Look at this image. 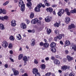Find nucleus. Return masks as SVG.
I'll return each mask as SVG.
<instances>
[{
	"instance_id": "obj_1",
	"label": "nucleus",
	"mask_w": 76,
	"mask_h": 76,
	"mask_svg": "<svg viewBox=\"0 0 76 76\" xmlns=\"http://www.w3.org/2000/svg\"><path fill=\"white\" fill-rule=\"evenodd\" d=\"M19 6L20 7V10L22 12H23L25 10V4L23 3V1L22 0H20L19 1Z\"/></svg>"
},
{
	"instance_id": "obj_2",
	"label": "nucleus",
	"mask_w": 76,
	"mask_h": 76,
	"mask_svg": "<svg viewBox=\"0 0 76 76\" xmlns=\"http://www.w3.org/2000/svg\"><path fill=\"white\" fill-rule=\"evenodd\" d=\"M64 12V9H60L59 12L58 13V16H61V15L63 14Z\"/></svg>"
},
{
	"instance_id": "obj_3",
	"label": "nucleus",
	"mask_w": 76,
	"mask_h": 76,
	"mask_svg": "<svg viewBox=\"0 0 76 76\" xmlns=\"http://www.w3.org/2000/svg\"><path fill=\"white\" fill-rule=\"evenodd\" d=\"M20 26L21 28L23 29H25L26 28V25L24 23H21L20 24Z\"/></svg>"
},
{
	"instance_id": "obj_4",
	"label": "nucleus",
	"mask_w": 76,
	"mask_h": 76,
	"mask_svg": "<svg viewBox=\"0 0 76 76\" xmlns=\"http://www.w3.org/2000/svg\"><path fill=\"white\" fill-rule=\"evenodd\" d=\"M49 47V44L48 43H44L43 47L42 48V50H44L46 48H48Z\"/></svg>"
},
{
	"instance_id": "obj_5",
	"label": "nucleus",
	"mask_w": 76,
	"mask_h": 76,
	"mask_svg": "<svg viewBox=\"0 0 76 76\" xmlns=\"http://www.w3.org/2000/svg\"><path fill=\"white\" fill-rule=\"evenodd\" d=\"M11 25L12 26H16V21L15 20H12L11 21Z\"/></svg>"
},
{
	"instance_id": "obj_6",
	"label": "nucleus",
	"mask_w": 76,
	"mask_h": 76,
	"mask_svg": "<svg viewBox=\"0 0 76 76\" xmlns=\"http://www.w3.org/2000/svg\"><path fill=\"white\" fill-rule=\"evenodd\" d=\"M51 19V17L48 16L45 18V21L46 22H50Z\"/></svg>"
},
{
	"instance_id": "obj_7",
	"label": "nucleus",
	"mask_w": 76,
	"mask_h": 76,
	"mask_svg": "<svg viewBox=\"0 0 76 76\" xmlns=\"http://www.w3.org/2000/svg\"><path fill=\"white\" fill-rule=\"evenodd\" d=\"M8 45V43H7V42L6 41H4L3 42L2 46H3L4 47L6 48V47H7Z\"/></svg>"
},
{
	"instance_id": "obj_8",
	"label": "nucleus",
	"mask_w": 76,
	"mask_h": 76,
	"mask_svg": "<svg viewBox=\"0 0 76 76\" xmlns=\"http://www.w3.org/2000/svg\"><path fill=\"white\" fill-rule=\"evenodd\" d=\"M33 74H34L36 75V74H37L38 73V70L36 68H34L33 69Z\"/></svg>"
},
{
	"instance_id": "obj_9",
	"label": "nucleus",
	"mask_w": 76,
	"mask_h": 76,
	"mask_svg": "<svg viewBox=\"0 0 76 76\" xmlns=\"http://www.w3.org/2000/svg\"><path fill=\"white\" fill-rule=\"evenodd\" d=\"M70 48H72V50H74L75 51H76V45L72 44Z\"/></svg>"
},
{
	"instance_id": "obj_10",
	"label": "nucleus",
	"mask_w": 76,
	"mask_h": 76,
	"mask_svg": "<svg viewBox=\"0 0 76 76\" xmlns=\"http://www.w3.org/2000/svg\"><path fill=\"white\" fill-rule=\"evenodd\" d=\"M75 28V26L73 24H71L70 25H69V30L71 29L72 28Z\"/></svg>"
},
{
	"instance_id": "obj_11",
	"label": "nucleus",
	"mask_w": 76,
	"mask_h": 76,
	"mask_svg": "<svg viewBox=\"0 0 76 76\" xmlns=\"http://www.w3.org/2000/svg\"><path fill=\"white\" fill-rule=\"evenodd\" d=\"M23 60L24 61V63H26V61L28 60V58L26 56H24L23 57Z\"/></svg>"
},
{
	"instance_id": "obj_12",
	"label": "nucleus",
	"mask_w": 76,
	"mask_h": 76,
	"mask_svg": "<svg viewBox=\"0 0 76 76\" xmlns=\"http://www.w3.org/2000/svg\"><path fill=\"white\" fill-rule=\"evenodd\" d=\"M37 18H35L34 19L32 20L31 21V23L32 24H35L36 23H37Z\"/></svg>"
},
{
	"instance_id": "obj_13",
	"label": "nucleus",
	"mask_w": 76,
	"mask_h": 76,
	"mask_svg": "<svg viewBox=\"0 0 76 76\" xmlns=\"http://www.w3.org/2000/svg\"><path fill=\"white\" fill-rule=\"evenodd\" d=\"M60 63V61L57 59L54 60V64H56V65H58Z\"/></svg>"
},
{
	"instance_id": "obj_14",
	"label": "nucleus",
	"mask_w": 76,
	"mask_h": 76,
	"mask_svg": "<svg viewBox=\"0 0 76 76\" xmlns=\"http://www.w3.org/2000/svg\"><path fill=\"white\" fill-rule=\"evenodd\" d=\"M31 6H32V3L28 2L27 4V7H29V9H31Z\"/></svg>"
},
{
	"instance_id": "obj_15",
	"label": "nucleus",
	"mask_w": 76,
	"mask_h": 76,
	"mask_svg": "<svg viewBox=\"0 0 76 76\" xmlns=\"http://www.w3.org/2000/svg\"><path fill=\"white\" fill-rule=\"evenodd\" d=\"M31 6H32V3L28 2L27 4V7H29V9H31Z\"/></svg>"
},
{
	"instance_id": "obj_16",
	"label": "nucleus",
	"mask_w": 76,
	"mask_h": 76,
	"mask_svg": "<svg viewBox=\"0 0 76 76\" xmlns=\"http://www.w3.org/2000/svg\"><path fill=\"white\" fill-rule=\"evenodd\" d=\"M17 39V40H20L22 39V37H21V35L19 34H18L16 36Z\"/></svg>"
},
{
	"instance_id": "obj_17",
	"label": "nucleus",
	"mask_w": 76,
	"mask_h": 76,
	"mask_svg": "<svg viewBox=\"0 0 76 76\" xmlns=\"http://www.w3.org/2000/svg\"><path fill=\"white\" fill-rule=\"evenodd\" d=\"M53 8L51 7L48 8L46 9V10L48 12H50V13L53 12Z\"/></svg>"
},
{
	"instance_id": "obj_18",
	"label": "nucleus",
	"mask_w": 76,
	"mask_h": 76,
	"mask_svg": "<svg viewBox=\"0 0 76 76\" xmlns=\"http://www.w3.org/2000/svg\"><path fill=\"white\" fill-rule=\"evenodd\" d=\"M50 47L52 48H54V47H56V44L54 42H52L50 45Z\"/></svg>"
},
{
	"instance_id": "obj_19",
	"label": "nucleus",
	"mask_w": 76,
	"mask_h": 76,
	"mask_svg": "<svg viewBox=\"0 0 76 76\" xmlns=\"http://www.w3.org/2000/svg\"><path fill=\"white\" fill-rule=\"evenodd\" d=\"M66 19V23L68 24L69 23V22L70 21V19L69 17H66L65 18Z\"/></svg>"
},
{
	"instance_id": "obj_20",
	"label": "nucleus",
	"mask_w": 76,
	"mask_h": 76,
	"mask_svg": "<svg viewBox=\"0 0 76 76\" xmlns=\"http://www.w3.org/2000/svg\"><path fill=\"white\" fill-rule=\"evenodd\" d=\"M5 29L4 26L2 24H0V29L1 30H3Z\"/></svg>"
},
{
	"instance_id": "obj_21",
	"label": "nucleus",
	"mask_w": 76,
	"mask_h": 76,
	"mask_svg": "<svg viewBox=\"0 0 76 76\" xmlns=\"http://www.w3.org/2000/svg\"><path fill=\"white\" fill-rule=\"evenodd\" d=\"M65 45L66 46L70 45V42L69 40H66L65 42Z\"/></svg>"
},
{
	"instance_id": "obj_22",
	"label": "nucleus",
	"mask_w": 76,
	"mask_h": 76,
	"mask_svg": "<svg viewBox=\"0 0 76 76\" xmlns=\"http://www.w3.org/2000/svg\"><path fill=\"white\" fill-rule=\"evenodd\" d=\"M66 69H67V66L64 65L61 67V70H63V71L64 70H66Z\"/></svg>"
},
{
	"instance_id": "obj_23",
	"label": "nucleus",
	"mask_w": 76,
	"mask_h": 76,
	"mask_svg": "<svg viewBox=\"0 0 76 76\" xmlns=\"http://www.w3.org/2000/svg\"><path fill=\"white\" fill-rule=\"evenodd\" d=\"M67 59L69 60V61H70V60H73V58L70 57V56H67Z\"/></svg>"
},
{
	"instance_id": "obj_24",
	"label": "nucleus",
	"mask_w": 76,
	"mask_h": 76,
	"mask_svg": "<svg viewBox=\"0 0 76 76\" xmlns=\"http://www.w3.org/2000/svg\"><path fill=\"white\" fill-rule=\"evenodd\" d=\"M23 57V54H20L18 56V59L19 60H20Z\"/></svg>"
},
{
	"instance_id": "obj_25",
	"label": "nucleus",
	"mask_w": 76,
	"mask_h": 76,
	"mask_svg": "<svg viewBox=\"0 0 76 76\" xmlns=\"http://www.w3.org/2000/svg\"><path fill=\"white\" fill-rule=\"evenodd\" d=\"M47 32L48 34H50V33L51 32V30L50 28H48Z\"/></svg>"
},
{
	"instance_id": "obj_26",
	"label": "nucleus",
	"mask_w": 76,
	"mask_h": 76,
	"mask_svg": "<svg viewBox=\"0 0 76 76\" xmlns=\"http://www.w3.org/2000/svg\"><path fill=\"white\" fill-rule=\"evenodd\" d=\"M34 10L36 12H40V10H39V8H38V7H36L34 9Z\"/></svg>"
},
{
	"instance_id": "obj_27",
	"label": "nucleus",
	"mask_w": 76,
	"mask_h": 76,
	"mask_svg": "<svg viewBox=\"0 0 76 76\" xmlns=\"http://www.w3.org/2000/svg\"><path fill=\"white\" fill-rule=\"evenodd\" d=\"M8 19V16H5L4 17H2V19L3 20H7Z\"/></svg>"
},
{
	"instance_id": "obj_28",
	"label": "nucleus",
	"mask_w": 76,
	"mask_h": 76,
	"mask_svg": "<svg viewBox=\"0 0 76 76\" xmlns=\"http://www.w3.org/2000/svg\"><path fill=\"white\" fill-rule=\"evenodd\" d=\"M62 35L61 34H59V36H57V37H58V39H61L62 38Z\"/></svg>"
},
{
	"instance_id": "obj_29",
	"label": "nucleus",
	"mask_w": 76,
	"mask_h": 76,
	"mask_svg": "<svg viewBox=\"0 0 76 76\" xmlns=\"http://www.w3.org/2000/svg\"><path fill=\"white\" fill-rule=\"evenodd\" d=\"M41 69H45V65L44 64H42L41 66Z\"/></svg>"
},
{
	"instance_id": "obj_30",
	"label": "nucleus",
	"mask_w": 76,
	"mask_h": 76,
	"mask_svg": "<svg viewBox=\"0 0 76 76\" xmlns=\"http://www.w3.org/2000/svg\"><path fill=\"white\" fill-rule=\"evenodd\" d=\"M10 39L11 41H14V40H15V39H14V37H13V36H11L10 37Z\"/></svg>"
},
{
	"instance_id": "obj_31",
	"label": "nucleus",
	"mask_w": 76,
	"mask_h": 76,
	"mask_svg": "<svg viewBox=\"0 0 76 76\" xmlns=\"http://www.w3.org/2000/svg\"><path fill=\"white\" fill-rule=\"evenodd\" d=\"M71 13H76V9H75L73 10H72L71 11Z\"/></svg>"
},
{
	"instance_id": "obj_32",
	"label": "nucleus",
	"mask_w": 76,
	"mask_h": 76,
	"mask_svg": "<svg viewBox=\"0 0 76 76\" xmlns=\"http://www.w3.org/2000/svg\"><path fill=\"white\" fill-rule=\"evenodd\" d=\"M2 13L4 15H6L7 13V11L5 10L4 9L2 10Z\"/></svg>"
},
{
	"instance_id": "obj_33",
	"label": "nucleus",
	"mask_w": 76,
	"mask_h": 76,
	"mask_svg": "<svg viewBox=\"0 0 76 76\" xmlns=\"http://www.w3.org/2000/svg\"><path fill=\"white\" fill-rule=\"evenodd\" d=\"M34 16V13H31L30 16V18H33Z\"/></svg>"
},
{
	"instance_id": "obj_34",
	"label": "nucleus",
	"mask_w": 76,
	"mask_h": 76,
	"mask_svg": "<svg viewBox=\"0 0 76 76\" xmlns=\"http://www.w3.org/2000/svg\"><path fill=\"white\" fill-rule=\"evenodd\" d=\"M51 49V51L52 52H53V53H55L56 52V48H53Z\"/></svg>"
},
{
	"instance_id": "obj_35",
	"label": "nucleus",
	"mask_w": 76,
	"mask_h": 76,
	"mask_svg": "<svg viewBox=\"0 0 76 76\" xmlns=\"http://www.w3.org/2000/svg\"><path fill=\"white\" fill-rule=\"evenodd\" d=\"M37 25H40L41 24V21L40 20H38L37 19Z\"/></svg>"
},
{
	"instance_id": "obj_36",
	"label": "nucleus",
	"mask_w": 76,
	"mask_h": 76,
	"mask_svg": "<svg viewBox=\"0 0 76 76\" xmlns=\"http://www.w3.org/2000/svg\"><path fill=\"white\" fill-rule=\"evenodd\" d=\"M54 26H55V27H58L59 26V23H56L55 24H54Z\"/></svg>"
},
{
	"instance_id": "obj_37",
	"label": "nucleus",
	"mask_w": 76,
	"mask_h": 76,
	"mask_svg": "<svg viewBox=\"0 0 76 76\" xmlns=\"http://www.w3.org/2000/svg\"><path fill=\"white\" fill-rule=\"evenodd\" d=\"M19 74V72L17 70H16L15 72H14V75H17Z\"/></svg>"
},
{
	"instance_id": "obj_38",
	"label": "nucleus",
	"mask_w": 76,
	"mask_h": 76,
	"mask_svg": "<svg viewBox=\"0 0 76 76\" xmlns=\"http://www.w3.org/2000/svg\"><path fill=\"white\" fill-rule=\"evenodd\" d=\"M34 63L37 64H38V60L37 59H34Z\"/></svg>"
},
{
	"instance_id": "obj_39",
	"label": "nucleus",
	"mask_w": 76,
	"mask_h": 76,
	"mask_svg": "<svg viewBox=\"0 0 76 76\" xmlns=\"http://www.w3.org/2000/svg\"><path fill=\"white\" fill-rule=\"evenodd\" d=\"M55 32L56 34H57V35H58L59 34V30H56L55 31Z\"/></svg>"
},
{
	"instance_id": "obj_40",
	"label": "nucleus",
	"mask_w": 76,
	"mask_h": 76,
	"mask_svg": "<svg viewBox=\"0 0 76 76\" xmlns=\"http://www.w3.org/2000/svg\"><path fill=\"white\" fill-rule=\"evenodd\" d=\"M44 2L45 3V6H50V4L48 3H47V1L46 2H45V1Z\"/></svg>"
},
{
	"instance_id": "obj_41",
	"label": "nucleus",
	"mask_w": 76,
	"mask_h": 76,
	"mask_svg": "<svg viewBox=\"0 0 76 76\" xmlns=\"http://www.w3.org/2000/svg\"><path fill=\"white\" fill-rule=\"evenodd\" d=\"M9 3V1H7L6 2L3 4V6H6Z\"/></svg>"
},
{
	"instance_id": "obj_42",
	"label": "nucleus",
	"mask_w": 76,
	"mask_h": 76,
	"mask_svg": "<svg viewBox=\"0 0 76 76\" xmlns=\"http://www.w3.org/2000/svg\"><path fill=\"white\" fill-rule=\"evenodd\" d=\"M12 44L11 43L9 44L8 46V48H9L11 49L12 48Z\"/></svg>"
},
{
	"instance_id": "obj_43",
	"label": "nucleus",
	"mask_w": 76,
	"mask_h": 76,
	"mask_svg": "<svg viewBox=\"0 0 76 76\" xmlns=\"http://www.w3.org/2000/svg\"><path fill=\"white\" fill-rule=\"evenodd\" d=\"M51 74V72H48L47 73H46L45 74V76H50Z\"/></svg>"
},
{
	"instance_id": "obj_44",
	"label": "nucleus",
	"mask_w": 76,
	"mask_h": 76,
	"mask_svg": "<svg viewBox=\"0 0 76 76\" xmlns=\"http://www.w3.org/2000/svg\"><path fill=\"white\" fill-rule=\"evenodd\" d=\"M41 5H42V3H40L39 4L37 5V7H37L38 8H39H39H41V7H42Z\"/></svg>"
},
{
	"instance_id": "obj_45",
	"label": "nucleus",
	"mask_w": 76,
	"mask_h": 76,
	"mask_svg": "<svg viewBox=\"0 0 76 76\" xmlns=\"http://www.w3.org/2000/svg\"><path fill=\"white\" fill-rule=\"evenodd\" d=\"M26 20V22L27 23V24H29V23L30 22V21H29V20L27 19Z\"/></svg>"
},
{
	"instance_id": "obj_46",
	"label": "nucleus",
	"mask_w": 76,
	"mask_h": 76,
	"mask_svg": "<svg viewBox=\"0 0 76 76\" xmlns=\"http://www.w3.org/2000/svg\"><path fill=\"white\" fill-rule=\"evenodd\" d=\"M35 76H41V75L39 73H37L35 75Z\"/></svg>"
},
{
	"instance_id": "obj_47",
	"label": "nucleus",
	"mask_w": 76,
	"mask_h": 76,
	"mask_svg": "<svg viewBox=\"0 0 76 76\" xmlns=\"http://www.w3.org/2000/svg\"><path fill=\"white\" fill-rule=\"evenodd\" d=\"M39 45L40 46H44V43L43 42H41L39 43Z\"/></svg>"
},
{
	"instance_id": "obj_48",
	"label": "nucleus",
	"mask_w": 76,
	"mask_h": 76,
	"mask_svg": "<svg viewBox=\"0 0 76 76\" xmlns=\"http://www.w3.org/2000/svg\"><path fill=\"white\" fill-rule=\"evenodd\" d=\"M35 42H31V46H34L35 45Z\"/></svg>"
},
{
	"instance_id": "obj_49",
	"label": "nucleus",
	"mask_w": 76,
	"mask_h": 76,
	"mask_svg": "<svg viewBox=\"0 0 76 76\" xmlns=\"http://www.w3.org/2000/svg\"><path fill=\"white\" fill-rule=\"evenodd\" d=\"M58 39V37H57V36L56 37H55L54 38V40L55 41H57V39Z\"/></svg>"
},
{
	"instance_id": "obj_50",
	"label": "nucleus",
	"mask_w": 76,
	"mask_h": 76,
	"mask_svg": "<svg viewBox=\"0 0 76 76\" xmlns=\"http://www.w3.org/2000/svg\"><path fill=\"white\" fill-rule=\"evenodd\" d=\"M49 59L50 58L48 57H47L45 58V60H46V61H48V60H49Z\"/></svg>"
},
{
	"instance_id": "obj_51",
	"label": "nucleus",
	"mask_w": 76,
	"mask_h": 76,
	"mask_svg": "<svg viewBox=\"0 0 76 76\" xmlns=\"http://www.w3.org/2000/svg\"><path fill=\"white\" fill-rule=\"evenodd\" d=\"M10 54H13V51L12 50H11L10 51Z\"/></svg>"
},
{
	"instance_id": "obj_52",
	"label": "nucleus",
	"mask_w": 76,
	"mask_h": 76,
	"mask_svg": "<svg viewBox=\"0 0 76 76\" xmlns=\"http://www.w3.org/2000/svg\"><path fill=\"white\" fill-rule=\"evenodd\" d=\"M66 14L68 15V16H69V15H70V12H66Z\"/></svg>"
},
{
	"instance_id": "obj_53",
	"label": "nucleus",
	"mask_w": 76,
	"mask_h": 76,
	"mask_svg": "<svg viewBox=\"0 0 76 76\" xmlns=\"http://www.w3.org/2000/svg\"><path fill=\"white\" fill-rule=\"evenodd\" d=\"M20 72H21V73H23V72H24V69H20Z\"/></svg>"
},
{
	"instance_id": "obj_54",
	"label": "nucleus",
	"mask_w": 76,
	"mask_h": 76,
	"mask_svg": "<svg viewBox=\"0 0 76 76\" xmlns=\"http://www.w3.org/2000/svg\"><path fill=\"white\" fill-rule=\"evenodd\" d=\"M10 60H11L12 62H14L13 59H12V58H10Z\"/></svg>"
},
{
	"instance_id": "obj_55",
	"label": "nucleus",
	"mask_w": 76,
	"mask_h": 76,
	"mask_svg": "<svg viewBox=\"0 0 76 76\" xmlns=\"http://www.w3.org/2000/svg\"><path fill=\"white\" fill-rule=\"evenodd\" d=\"M52 6L53 7H57V5H55V4H53L52 5Z\"/></svg>"
},
{
	"instance_id": "obj_56",
	"label": "nucleus",
	"mask_w": 76,
	"mask_h": 76,
	"mask_svg": "<svg viewBox=\"0 0 76 76\" xmlns=\"http://www.w3.org/2000/svg\"><path fill=\"white\" fill-rule=\"evenodd\" d=\"M60 43L61 44V45H63L64 44L63 42V41H60Z\"/></svg>"
},
{
	"instance_id": "obj_57",
	"label": "nucleus",
	"mask_w": 76,
	"mask_h": 76,
	"mask_svg": "<svg viewBox=\"0 0 76 76\" xmlns=\"http://www.w3.org/2000/svg\"><path fill=\"white\" fill-rule=\"evenodd\" d=\"M31 42H34L35 43V41L34 39H32L31 41Z\"/></svg>"
},
{
	"instance_id": "obj_58",
	"label": "nucleus",
	"mask_w": 76,
	"mask_h": 76,
	"mask_svg": "<svg viewBox=\"0 0 76 76\" xmlns=\"http://www.w3.org/2000/svg\"><path fill=\"white\" fill-rule=\"evenodd\" d=\"M54 58H55L54 56H52L51 57V59L53 60H54Z\"/></svg>"
},
{
	"instance_id": "obj_59",
	"label": "nucleus",
	"mask_w": 76,
	"mask_h": 76,
	"mask_svg": "<svg viewBox=\"0 0 76 76\" xmlns=\"http://www.w3.org/2000/svg\"><path fill=\"white\" fill-rule=\"evenodd\" d=\"M69 76H74V75L72 73H70L69 75Z\"/></svg>"
},
{
	"instance_id": "obj_60",
	"label": "nucleus",
	"mask_w": 76,
	"mask_h": 76,
	"mask_svg": "<svg viewBox=\"0 0 76 76\" xmlns=\"http://www.w3.org/2000/svg\"><path fill=\"white\" fill-rule=\"evenodd\" d=\"M65 52L66 53V54H67L69 53V51H68V50H65Z\"/></svg>"
},
{
	"instance_id": "obj_61",
	"label": "nucleus",
	"mask_w": 76,
	"mask_h": 76,
	"mask_svg": "<svg viewBox=\"0 0 76 76\" xmlns=\"http://www.w3.org/2000/svg\"><path fill=\"white\" fill-rule=\"evenodd\" d=\"M5 67L6 68H7L8 67V65L7 64H5L4 65Z\"/></svg>"
},
{
	"instance_id": "obj_62",
	"label": "nucleus",
	"mask_w": 76,
	"mask_h": 76,
	"mask_svg": "<svg viewBox=\"0 0 76 76\" xmlns=\"http://www.w3.org/2000/svg\"><path fill=\"white\" fill-rule=\"evenodd\" d=\"M55 57L56 58H59L60 57V56H58V55L56 56Z\"/></svg>"
},
{
	"instance_id": "obj_63",
	"label": "nucleus",
	"mask_w": 76,
	"mask_h": 76,
	"mask_svg": "<svg viewBox=\"0 0 76 76\" xmlns=\"http://www.w3.org/2000/svg\"><path fill=\"white\" fill-rule=\"evenodd\" d=\"M28 32H32V31L31 30H28Z\"/></svg>"
},
{
	"instance_id": "obj_64",
	"label": "nucleus",
	"mask_w": 76,
	"mask_h": 76,
	"mask_svg": "<svg viewBox=\"0 0 76 76\" xmlns=\"http://www.w3.org/2000/svg\"><path fill=\"white\" fill-rule=\"evenodd\" d=\"M22 76H28L27 74L25 73L24 75H23Z\"/></svg>"
}]
</instances>
